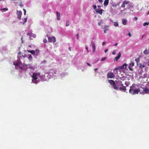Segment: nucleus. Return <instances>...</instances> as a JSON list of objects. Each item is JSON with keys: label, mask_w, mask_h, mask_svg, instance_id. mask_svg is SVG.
Returning a JSON list of instances; mask_svg holds the SVG:
<instances>
[{"label": "nucleus", "mask_w": 149, "mask_h": 149, "mask_svg": "<svg viewBox=\"0 0 149 149\" xmlns=\"http://www.w3.org/2000/svg\"><path fill=\"white\" fill-rule=\"evenodd\" d=\"M40 75V73H34L33 74L32 77V81L33 83L37 84L38 83L39 81L37 80V79Z\"/></svg>", "instance_id": "2"}, {"label": "nucleus", "mask_w": 149, "mask_h": 149, "mask_svg": "<svg viewBox=\"0 0 149 149\" xmlns=\"http://www.w3.org/2000/svg\"><path fill=\"white\" fill-rule=\"evenodd\" d=\"M43 42H44V43H46L47 42V40H46V39H45L43 40Z\"/></svg>", "instance_id": "36"}, {"label": "nucleus", "mask_w": 149, "mask_h": 149, "mask_svg": "<svg viewBox=\"0 0 149 149\" xmlns=\"http://www.w3.org/2000/svg\"><path fill=\"white\" fill-rule=\"evenodd\" d=\"M20 0V1L21 2V0Z\"/></svg>", "instance_id": "62"}, {"label": "nucleus", "mask_w": 149, "mask_h": 149, "mask_svg": "<svg viewBox=\"0 0 149 149\" xmlns=\"http://www.w3.org/2000/svg\"><path fill=\"white\" fill-rule=\"evenodd\" d=\"M118 68H115V70H117L118 69Z\"/></svg>", "instance_id": "54"}, {"label": "nucleus", "mask_w": 149, "mask_h": 149, "mask_svg": "<svg viewBox=\"0 0 149 149\" xmlns=\"http://www.w3.org/2000/svg\"><path fill=\"white\" fill-rule=\"evenodd\" d=\"M29 60L31 61L32 59V57L31 54H30L28 58Z\"/></svg>", "instance_id": "24"}, {"label": "nucleus", "mask_w": 149, "mask_h": 149, "mask_svg": "<svg viewBox=\"0 0 149 149\" xmlns=\"http://www.w3.org/2000/svg\"><path fill=\"white\" fill-rule=\"evenodd\" d=\"M23 10L24 11V15H25L26 14V10L25 9H23Z\"/></svg>", "instance_id": "33"}, {"label": "nucleus", "mask_w": 149, "mask_h": 149, "mask_svg": "<svg viewBox=\"0 0 149 149\" xmlns=\"http://www.w3.org/2000/svg\"><path fill=\"white\" fill-rule=\"evenodd\" d=\"M117 45V43H116L115 44V45Z\"/></svg>", "instance_id": "58"}, {"label": "nucleus", "mask_w": 149, "mask_h": 149, "mask_svg": "<svg viewBox=\"0 0 149 149\" xmlns=\"http://www.w3.org/2000/svg\"><path fill=\"white\" fill-rule=\"evenodd\" d=\"M19 6L21 7H22L23 6V5L22 4V3L21 2L19 4Z\"/></svg>", "instance_id": "35"}, {"label": "nucleus", "mask_w": 149, "mask_h": 149, "mask_svg": "<svg viewBox=\"0 0 149 149\" xmlns=\"http://www.w3.org/2000/svg\"><path fill=\"white\" fill-rule=\"evenodd\" d=\"M24 69L25 70H27L28 68L33 70L34 69V67L32 66L31 65H27L24 64Z\"/></svg>", "instance_id": "5"}, {"label": "nucleus", "mask_w": 149, "mask_h": 149, "mask_svg": "<svg viewBox=\"0 0 149 149\" xmlns=\"http://www.w3.org/2000/svg\"><path fill=\"white\" fill-rule=\"evenodd\" d=\"M17 17L19 19H20L21 15H22V12L21 11L17 10Z\"/></svg>", "instance_id": "8"}, {"label": "nucleus", "mask_w": 149, "mask_h": 149, "mask_svg": "<svg viewBox=\"0 0 149 149\" xmlns=\"http://www.w3.org/2000/svg\"><path fill=\"white\" fill-rule=\"evenodd\" d=\"M98 69L97 68H95L94 69V70L95 71H96V70H97Z\"/></svg>", "instance_id": "49"}, {"label": "nucleus", "mask_w": 149, "mask_h": 149, "mask_svg": "<svg viewBox=\"0 0 149 149\" xmlns=\"http://www.w3.org/2000/svg\"><path fill=\"white\" fill-rule=\"evenodd\" d=\"M46 61L45 60H44L42 62V63H46Z\"/></svg>", "instance_id": "38"}, {"label": "nucleus", "mask_w": 149, "mask_h": 149, "mask_svg": "<svg viewBox=\"0 0 149 149\" xmlns=\"http://www.w3.org/2000/svg\"><path fill=\"white\" fill-rule=\"evenodd\" d=\"M135 61L136 62L137 64L139 61V58H137L135 60Z\"/></svg>", "instance_id": "29"}, {"label": "nucleus", "mask_w": 149, "mask_h": 149, "mask_svg": "<svg viewBox=\"0 0 149 149\" xmlns=\"http://www.w3.org/2000/svg\"><path fill=\"white\" fill-rule=\"evenodd\" d=\"M109 82L113 86V88L115 90H118V87L116 86V85L115 81L112 80H109Z\"/></svg>", "instance_id": "3"}, {"label": "nucleus", "mask_w": 149, "mask_h": 149, "mask_svg": "<svg viewBox=\"0 0 149 149\" xmlns=\"http://www.w3.org/2000/svg\"><path fill=\"white\" fill-rule=\"evenodd\" d=\"M116 53V51L114 50L113 51L112 54L113 55H115Z\"/></svg>", "instance_id": "37"}, {"label": "nucleus", "mask_w": 149, "mask_h": 149, "mask_svg": "<svg viewBox=\"0 0 149 149\" xmlns=\"http://www.w3.org/2000/svg\"><path fill=\"white\" fill-rule=\"evenodd\" d=\"M148 66H149V62L148 63Z\"/></svg>", "instance_id": "57"}, {"label": "nucleus", "mask_w": 149, "mask_h": 149, "mask_svg": "<svg viewBox=\"0 0 149 149\" xmlns=\"http://www.w3.org/2000/svg\"><path fill=\"white\" fill-rule=\"evenodd\" d=\"M56 13L57 14V19L58 20H60V13L58 11L56 12Z\"/></svg>", "instance_id": "17"}, {"label": "nucleus", "mask_w": 149, "mask_h": 149, "mask_svg": "<svg viewBox=\"0 0 149 149\" xmlns=\"http://www.w3.org/2000/svg\"><path fill=\"white\" fill-rule=\"evenodd\" d=\"M134 18L135 20H137L138 19V17H135Z\"/></svg>", "instance_id": "45"}, {"label": "nucleus", "mask_w": 149, "mask_h": 149, "mask_svg": "<svg viewBox=\"0 0 149 149\" xmlns=\"http://www.w3.org/2000/svg\"><path fill=\"white\" fill-rule=\"evenodd\" d=\"M149 24V22H145L143 24V26H145L146 25H148Z\"/></svg>", "instance_id": "27"}, {"label": "nucleus", "mask_w": 149, "mask_h": 149, "mask_svg": "<svg viewBox=\"0 0 149 149\" xmlns=\"http://www.w3.org/2000/svg\"><path fill=\"white\" fill-rule=\"evenodd\" d=\"M29 47H31V46L30 45H29Z\"/></svg>", "instance_id": "61"}, {"label": "nucleus", "mask_w": 149, "mask_h": 149, "mask_svg": "<svg viewBox=\"0 0 149 149\" xmlns=\"http://www.w3.org/2000/svg\"><path fill=\"white\" fill-rule=\"evenodd\" d=\"M133 6L132 4H128V6H127V8L128 9H130L131 8H132L133 7Z\"/></svg>", "instance_id": "22"}, {"label": "nucleus", "mask_w": 149, "mask_h": 149, "mask_svg": "<svg viewBox=\"0 0 149 149\" xmlns=\"http://www.w3.org/2000/svg\"><path fill=\"white\" fill-rule=\"evenodd\" d=\"M121 56V54L120 52H119L118 54V56L115 57L114 59V61H117L120 57Z\"/></svg>", "instance_id": "13"}, {"label": "nucleus", "mask_w": 149, "mask_h": 149, "mask_svg": "<svg viewBox=\"0 0 149 149\" xmlns=\"http://www.w3.org/2000/svg\"><path fill=\"white\" fill-rule=\"evenodd\" d=\"M103 11V10L102 9H99L97 8L95 10V11L97 13H98L100 15H102V11Z\"/></svg>", "instance_id": "11"}, {"label": "nucleus", "mask_w": 149, "mask_h": 149, "mask_svg": "<svg viewBox=\"0 0 149 149\" xmlns=\"http://www.w3.org/2000/svg\"><path fill=\"white\" fill-rule=\"evenodd\" d=\"M6 11H7L8 10V8H4L3 9Z\"/></svg>", "instance_id": "40"}, {"label": "nucleus", "mask_w": 149, "mask_h": 149, "mask_svg": "<svg viewBox=\"0 0 149 149\" xmlns=\"http://www.w3.org/2000/svg\"><path fill=\"white\" fill-rule=\"evenodd\" d=\"M149 93V90L148 88H146L143 89V91L142 92V93L143 94L144 93Z\"/></svg>", "instance_id": "10"}, {"label": "nucleus", "mask_w": 149, "mask_h": 149, "mask_svg": "<svg viewBox=\"0 0 149 149\" xmlns=\"http://www.w3.org/2000/svg\"><path fill=\"white\" fill-rule=\"evenodd\" d=\"M127 20L125 19H123L122 20V24L124 25H126L127 24Z\"/></svg>", "instance_id": "18"}, {"label": "nucleus", "mask_w": 149, "mask_h": 149, "mask_svg": "<svg viewBox=\"0 0 149 149\" xmlns=\"http://www.w3.org/2000/svg\"><path fill=\"white\" fill-rule=\"evenodd\" d=\"M125 85L127 86H129V85L130 84V82L129 81H126L125 82Z\"/></svg>", "instance_id": "23"}, {"label": "nucleus", "mask_w": 149, "mask_h": 149, "mask_svg": "<svg viewBox=\"0 0 149 149\" xmlns=\"http://www.w3.org/2000/svg\"><path fill=\"white\" fill-rule=\"evenodd\" d=\"M119 83L121 84L120 86H121L119 88V90L121 91H123L124 92H125L127 89L126 87L123 86V84L122 83V81H119Z\"/></svg>", "instance_id": "4"}, {"label": "nucleus", "mask_w": 149, "mask_h": 149, "mask_svg": "<svg viewBox=\"0 0 149 149\" xmlns=\"http://www.w3.org/2000/svg\"><path fill=\"white\" fill-rule=\"evenodd\" d=\"M137 65L139 66L140 68H142V65L141 63H139L137 64Z\"/></svg>", "instance_id": "30"}, {"label": "nucleus", "mask_w": 149, "mask_h": 149, "mask_svg": "<svg viewBox=\"0 0 149 149\" xmlns=\"http://www.w3.org/2000/svg\"><path fill=\"white\" fill-rule=\"evenodd\" d=\"M69 49L70 51H71V48L70 47L69 48Z\"/></svg>", "instance_id": "53"}, {"label": "nucleus", "mask_w": 149, "mask_h": 149, "mask_svg": "<svg viewBox=\"0 0 149 149\" xmlns=\"http://www.w3.org/2000/svg\"><path fill=\"white\" fill-rule=\"evenodd\" d=\"M36 53V55H37L39 54V51L38 49H36L35 51V53Z\"/></svg>", "instance_id": "25"}, {"label": "nucleus", "mask_w": 149, "mask_h": 149, "mask_svg": "<svg viewBox=\"0 0 149 149\" xmlns=\"http://www.w3.org/2000/svg\"><path fill=\"white\" fill-rule=\"evenodd\" d=\"M148 14H149V11H148V13H147V15H148Z\"/></svg>", "instance_id": "56"}, {"label": "nucleus", "mask_w": 149, "mask_h": 149, "mask_svg": "<svg viewBox=\"0 0 149 149\" xmlns=\"http://www.w3.org/2000/svg\"><path fill=\"white\" fill-rule=\"evenodd\" d=\"M77 39H78V38H79V34H77Z\"/></svg>", "instance_id": "43"}, {"label": "nucleus", "mask_w": 149, "mask_h": 149, "mask_svg": "<svg viewBox=\"0 0 149 149\" xmlns=\"http://www.w3.org/2000/svg\"><path fill=\"white\" fill-rule=\"evenodd\" d=\"M69 21L68 20H67L66 24V26H69Z\"/></svg>", "instance_id": "28"}, {"label": "nucleus", "mask_w": 149, "mask_h": 149, "mask_svg": "<svg viewBox=\"0 0 149 149\" xmlns=\"http://www.w3.org/2000/svg\"><path fill=\"white\" fill-rule=\"evenodd\" d=\"M27 51L28 52L31 53L33 55L35 54V52L34 50H27Z\"/></svg>", "instance_id": "21"}, {"label": "nucleus", "mask_w": 149, "mask_h": 149, "mask_svg": "<svg viewBox=\"0 0 149 149\" xmlns=\"http://www.w3.org/2000/svg\"><path fill=\"white\" fill-rule=\"evenodd\" d=\"M107 31H108L107 29H105V30L104 31V33H106V32H107Z\"/></svg>", "instance_id": "42"}, {"label": "nucleus", "mask_w": 149, "mask_h": 149, "mask_svg": "<svg viewBox=\"0 0 149 149\" xmlns=\"http://www.w3.org/2000/svg\"><path fill=\"white\" fill-rule=\"evenodd\" d=\"M106 58V57H103V58H102L101 60V61H103Z\"/></svg>", "instance_id": "34"}, {"label": "nucleus", "mask_w": 149, "mask_h": 149, "mask_svg": "<svg viewBox=\"0 0 149 149\" xmlns=\"http://www.w3.org/2000/svg\"><path fill=\"white\" fill-rule=\"evenodd\" d=\"M27 18H25L24 19V22L23 23V24H24V23H26L27 22Z\"/></svg>", "instance_id": "32"}, {"label": "nucleus", "mask_w": 149, "mask_h": 149, "mask_svg": "<svg viewBox=\"0 0 149 149\" xmlns=\"http://www.w3.org/2000/svg\"><path fill=\"white\" fill-rule=\"evenodd\" d=\"M127 64L125 63L122 66L119 67L120 69H125L127 68Z\"/></svg>", "instance_id": "16"}, {"label": "nucleus", "mask_w": 149, "mask_h": 149, "mask_svg": "<svg viewBox=\"0 0 149 149\" xmlns=\"http://www.w3.org/2000/svg\"><path fill=\"white\" fill-rule=\"evenodd\" d=\"M48 40L49 42H53L54 43L56 42V38L54 37H49L48 38Z\"/></svg>", "instance_id": "7"}, {"label": "nucleus", "mask_w": 149, "mask_h": 149, "mask_svg": "<svg viewBox=\"0 0 149 149\" xmlns=\"http://www.w3.org/2000/svg\"><path fill=\"white\" fill-rule=\"evenodd\" d=\"M115 76L114 73L112 72H109L107 75V77L108 78H112Z\"/></svg>", "instance_id": "6"}, {"label": "nucleus", "mask_w": 149, "mask_h": 149, "mask_svg": "<svg viewBox=\"0 0 149 149\" xmlns=\"http://www.w3.org/2000/svg\"><path fill=\"white\" fill-rule=\"evenodd\" d=\"M143 52L144 54L145 55H147L149 54V46L148 49H145Z\"/></svg>", "instance_id": "15"}, {"label": "nucleus", "mask_w": 149, "mask_h": 149, "mask_svg": "<svg viewBox=\"0 0 149 149\" xmlns=\"http://www.w3.org/2000/svg\"><path fill=\"white\" fill-rule=\"evenodd\" d=\"M105 42H103L102 43V45H104L105 44Z\"/></svg>", "instance_id": "46"}, {"label": "nucleus", "mask_w": 149, "mask_h": 149, "mask_svg": "<svg viewBox=\"0 0 149 149\" xmlns=\"http://www.w3.org/2000/svg\"><path fill=\"white\" fill-rule=\"evenodd\" d=\"M21 52H18V54H19V55H20V56L21 55Z\"/></svg>", "instance_id": "44"}, {"label": "nucleus", "mask_w": 149, "mask_h": 149, "mask_svg": "<svg viewBox=\"0 0 149 149\" xmlns=\"http://www.w3.org/2000/svg\"><path fill=\"white\" fill-rule=\"evenodd\" d=\"M114 25L115 26H118V23L117 22H114Z\"/></svg>", "instance_id": "26"}, {"label": "nucleus", "mask_w": 149, "mask_h": 149, "mask_svg": "<svg viewBox=\"0 0 149 149\" xmlns=\"http://www.w3.org/2000/svg\"><path fill=\"white\" fill-rule=\"evenodd\" d=\"M86 50L87 51V52H88V47L87 46L86 47Z\"/></svg>", "instance_id": "41"}, {"label": "nucleus", "mask_w": 149, "mask_h": 149, "mask_svg": "<svg viewBox=\"0 0 149 149\" xmlns=\"http://www.w3.org/2000/svg\"><path fill=\"white\" fill-rule=\"evenodd\" d=\"M145 65H142V68H143L145 67Z\"/></svg>", "instance_id": "52"}, {"label": "nucleus", "mask_w": 149, "mask_h": 149, "mask_svg": "<svg viewBox=\"0 0 149 149\" xmlns=\"http://www.w3.org/2000/svg\"><path fill=\"white\" fill-rule=\"evenodd\" d=\"M93 7L94 9L95 10H96V9H97L96 8L97 7H96V5H93Z\"/></svg>", "instance_id": "31"}, {"label": "nucleus", "mask_w": 149, "mask_h": 149, "mask_svg": "<svg viewBox=\"0 0 149 149\" xmlns=\"http://www.w3.org/2000/svg\"><path fill=\"white\" fill-rule=\"evenodd\" d=\"M136 85L135 84H133L132 86H130L129 92L132 95H134L138 94L140 91V90L139 89H134Z\"/></svg>", "instance_id": "1"}, {"label": "nucleus", "mask_w": 149, "mask_h": 149, "mask_svg": "<svg viewBox=\"0 0 149 149\" xmlns=\"http://www.w3.org/2000/svg\"><path fill=\"white\" fill-rule=\"evenodd\" d=\"M129 3V1L127 0L124 1L122 4L121 5V7L123 8H124L125 7V5L128 4Z\"/></svg>", "instance_id": "9"}, {"label": "nucleus", "mask_w": 149, "mask_h": 149, "mask_svg": "<svg viewBox=\"0 0 149 149\" xmlns=\"http://www.w3.org/2000/svg\"><path fill=\"white\" fill-rule=\"evenodd\" d=\"M100 7V6H98V7H99V8Z\"/></svg>", "instance_id": "59"}, {"label": "nucleus", "mask_w": 149, "mask_h": 149, "mask_svg": "<svg viewBox=\"0 0 149 149\" xmlns=\"http://www.w3.org/2000/svg\"><path fill=\"white\" fill-rule=\"evenodd\" d=\"M109 3V0H105L104 1V6H106L108 5Z\"/></svg>", "instance_id": "19"}, {"label": "nucleus", "mask_w": 149, "mask_h": 149, "mask_svg": "<svg viewBox=\"0 0 149 149\" xmlns=\"http://www.w3.org/2000/svg\"><path fill=\"white\" fill-rule=\"evenodd\" d=\"M14 64L15 65H17L18 66H19V67H20V68L21 69H22V70H24V66L22 67H21L20 66V63H14Z\"/></svg>", "instance_id": "14"}, {"label": "nucleus", "mask_w": 149, "mask_h": 149, "mask_svg": "<svg viewBox=\"0 0 149 149\" xmlns=\"http://www.w3.org/2000/svg\"><path fill=\"white\" fill-rule=\"evenodd\" d=\"M98 24L99 26H100L101 25V22H100L98 23Z\"/></svg>", "instance_id": "47"}, {"label": "nucleus", "mask_w": 149, "mask_h": 149, "mask_svg": "<svg viewBox=\"0 0 149 149\" xmlns=\"http://www.w3.org/2000/svg\"><path fill=\"white\" fill-rule=\"evenodd\" d=\"M100 2H102V0H98Z\"/></svg>", "instance_id": "48"}, {"label": "nucleus", "mask_w": 149, "mask_h": 149, "mask_svg": "<svg viewBox=\"0 0 149 149\" xmlns=\"http://www.w3.org/2000/svg\"><path fill=\"white\" fill-rule=\"evenodd\" d=\"M134 65V63L133 62L131 63L130 64V65L129 67V69L130 70L132 71L133 70L132 67Z\"/></svg>", "instance_id": "12"}, {"label": "nucleus", "mask_w": 149, "mask_h": 149, "mask_svg": "<svg viewBox=\"0 0 149 149\" xmlns=\"http://www.w3.org/2000/svg\"><path fill=\"white\" fill-rule=\"evenodd\" d=\"M21 56H22L24 58L25 57V56H23V55H21Z\"/></svg>", "instance_id": "50"}, {"label": "nucleus", "mask_w": 149, "mask_h": 149, "mask_svg": "<svg viewBox=\"0 0 149 149\" xmlns=\"http://www.w3.org/2000/svg\"><path fill=\"white\" fill-rule=\"evenodd\" d=\"M87 64L88 65L90 66H91V65H90V63H87Z\"/></svg>", "instance_id": "51"}, {"label": "nucleus", "mask_w": 149, "mask_h": 149, "mask_svg": "<svg viewBox=\"0 0 149 149\" xmlns=\"http://www.w3.org/2000/svg\"><path fill=\"white\" fill-rule=\"evenodd\" d=\"M124 80V79H121V80H123V81Z\"/></svg>", "instance_id": "60"}, {"label": "nucleus", "mask_w": 149, "mask_h": 149, "mask_svg": "<svg viewBox=\"0 0 149 149\" xmlns=\"http://www.w3.org/2000/svg\"><path fill=\"white\" fill-rule=\"evenodd\" d=\"M107 50H107V49L105 50L104 51V52H105V53H106V52H107Z\"/></svg>", "instance_id": "55"}, {"label": "nucleus", "mask_w": 149, "mask_h": 149, "mask_svg": "<svg viewBox=\"0 0 149 149\" xmlns=\"http://www.w3.org/2000/svg\"><path fill=\"white\" fill-rule=\"evenodd\" d=\"M128 35H129V37H131V36L130 33V32L128 33Z\"/></svg>", "instance_id": "39"}, {"label": "nucleus", "mask_w": 149, "mask_h": 149, "mask_svg": "<svg viewBox=\"0 0 149 149\" xmlns=\"http://www.w3.org/2000/svg\"><path fill=\"white\" fill-rule=\"evenodd\" d=\"M92 47L93 48V52H94L95 50V46L94 44L93 43L92 44Z\"/></svg>", "instance_id": "20"}]
</instances>
